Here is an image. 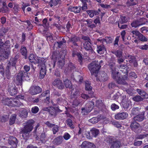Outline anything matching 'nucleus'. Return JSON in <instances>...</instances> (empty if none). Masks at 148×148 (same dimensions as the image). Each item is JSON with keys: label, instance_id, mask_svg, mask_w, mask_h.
I'll use <instances>...</instances> for the list:
<instances>
[{"label": "nucleus", "instance_id": "0e129e2a", "mask_svg": "<svg viewBox=\"0 0 148 148\" xmlns=\"http://www.w3.org/2000/svg\"><path fill=\"white\" fill-rule=\"evenodd\" d=\"M112 123L114 126L117 128H120L121 127V125L119 122L115 120L112 121Z\"/></svg>", "mask_w": 148, "mask_h": 148}, {"label": "nucleus", "instance_id": "e433bc0d", "mask_svg": "<svg viewBox=\"0 0 148 148\" xmlns=\"http://www.w3.org/2000/svg\"><path fill=\"white\" fill-rule=\"evenodd\" d=\"M2 102L4 105L8 106H12L13 104L12 101L8 98L4 99L3 100Z\"/></svg>", "mask_w": 148, "mask_h": 148}, {"label": "nucleus", "instance_id": "680f3d73", "mask_svg": "<svg viewBox=\"0 0 148 148\" xmlns=\"http://www.w3.org/2000/svg\"><path fill=\"white\" fill-rule=\"evenodd\" d=\"M116 86V85L114 82L110 83L108 85V87L110 89H114Z\"/></svg>", "mask_w": 148, "mask_h": 148}, {"label": "nucleus", "instance_id": "cd10ccee", "mask_svg": "<svg viewBox=\"0 0 148 148\" xmlns=\"http://www.w3.org/2000/svg\"><path fill=\"white\" fill-rule=\"evenodd\" d=\"M81 9V7H73L70 6L69 7L68 10L71 12L77 13L80 12Z\"/></svg>", "mask_w": 148, "mask_h": 148}, {"label": "nucleus", "instance_id": "6ab92c4d", "mask_svg": "<svg viewBox=\"0 0 148 148\" xmlns=\"http://www.w3.org/2000/svg\"><path fill=\"white\" fill-rule=\"evenodd\" d=\"M72 92H71V99L78 98L79 97L80 98V95L81 92L80 91L79 89L78 88H75V91L73 90L72 91Z\"/></svg>", "mask_w": 148, "mask_h": 148}, {"label": "nucleus", "instance_id": "4468645a", "mask_svg": "<svg viewBox=\"0 0 148 148\" xmlns=\"http://www.w3.org/2000/svg\"><path fill=\"white\" fill-rule=\"evenodd\" d=\"M42 91V88L38 86H32L30 90V93L32 95L38 94L41 92Z\"/></svg>", "mask_w": 148, "mask_h": 148}, {"label": "nucleus", "instance_id": "0eeeda50", "mask_svg": "<svg viewBox=\"0 0 148 148\" xmlns=\"http://www.w3.org/2000/svg\"><path fill=\"white\" fill-rule=\"evenodd\" d=\"M26 73L23 71H20L17 74L15 81L17 85H22L23 79L26 75Z\"/></svg>", "mask_w": 148, "mask_h": 148}, {"label": "nucleus", "instance_id": "de8ad7c7", "mask_svg": "<svg viewBox=\"0 0 148 148\" xmlns=\"http://www.w3.org/2000/svg\"><path fill=\"white\" fill-rule=\"evenodd\" d=\"M133 100L136 102H139L142 101L144 99L140 95H136L132 98Z\"/></svg>", "mask_w": 148, "mask_h": 148}, {"label": "nucleus", "instance_id": "393cba45", "mask_svg": "<svg viewBox=\"0 0 148 148\" xmlns=\"http://www.w3.org/2000/svg\"><path fill=\"white\" fill-rule=\"evenodd\" d=\"M85 90L88 92V95H90L91 96H92L93 92L92 91V87L90 86V83L88 82L86 83Z\"/></svg>", "mask_w": 148, "mask_h": 148}, {"label": "nucleus", "instance_id": "69168bd1", "mask_svg": "<svg viewBox=\"0 0 148 148\" xmlns=\"http://www.w3.org/2000/svg\"><path fill=\"white\" fill-rule=\"evenodd\" d=\"M12 72L8 70L5 69V74L6 77L8 79H10L11 77Z\"/></svg>", "mask_w": 148, "mask_h": 148}, {"label": "nucleus", "instance_id": "412c9836", "mask_svg": "<svg viewBox=\"0 0 148 148\" xmlns=\"http://www.w3.org/2000/svg\"><path fill=\"white\" fill-rule=\"evenodd\" d=\"M64 84L66 88L71 89V90H74V88L73 87V86L71 82L68 79L66 78L63 80Z\"/></svg>", "mask_w": 148, "mask_h": 148}, {"label": "nucleus", "instance_id": "72a5a7b5", "mask_svg": "<svg viewBox=\"0 0 148 148\" xmlns=\"http://www.w3.org/2000/svg\"><path fill=\"white\" fill-rule=\"evenodd\" d=\"M5 69L12 72V73H14L16 70V67H15L7 63L6 64Z\"/></svg>", "mask_w": 148, "mask_h": 148}, {"label": "nucleus", "instance_id": "dca6fc26", "mask_svg": "<svg viewBox=\"0 0 148 148\" xmlns=\"http://www.w3.org/2000/svg\"><path fill=\"white\" fill-rule=\"evenodd\" d=\"M96 77V79L97 81L100 82L105 81L107 80L108 79V75L103 71L101 72L98 77L97 76Z\"/></svg>", "mask_w": 148, "mask_h": 148}, {"label": "nucleus", "instance_id": "1a4fd4ad", "mask_svg": "<svg viewBox=\"0 0 148 148\" xmlns=\"http://www.w3.org/2000/svg\"><path fill=\"white\" fill-rule=\"evenodd\" d=\"M69 41L72 44V47H76L79 46L80 39L79 37L75 35H72L69 38Z\"/></svg>", "mask_w": 148, "mask_h": 148}, {"label": "nucleus", "instance_id": "5701e85b", "mask_svg": "<svg viewBox=\"0 0 148 148\" xmlns=\"http://www.w3.org/2000/svg\"><path fill=\"white\" fill-rule=\"evenodd\" d=\"M118 68L120 69V71L123 73L125 74L127 77V70L128 68V66L126 64H120L119 65L117 66Z\"/></svg>", "mask_w": 148, "mask_h": 148}, {"label": "nucleus", "instance_id": "8fccbe9b", "mask_svg": "<svg viewBox=\"0 0 148 148\" xmlns=\"http://www.w3.org/2000/svg\"><path fill=\"white\" fill-rule=\"evenodd\" d=\"M56 63V61H53L51 60V62L49 64V65L50 68L49 70L50 71L54 70V67L55 66Z\"/></svg>", "mask_w": 148, "mask_h": 148}, {"label": "nucleus", "instance_id": "9b49d317", "mask_svg": "<svg viewBox=\"0 0 148 148\" xmlns=\"http://www.w3.org/2000/svg\"><path fill=\"white\" fill-rule=\"evenodd\" d=\"M52 84L60 90H62L64 88V86L63 82L59 78L55 79L53 82Z\"/></svg>", "mask_w": 148, "mask_h": 148}, {"label": "nucleus", "instance_id": "aec40b11", "mask_svg": "<svg viewBox=\"0 0 148 148\" xmlns=\"http://www.w3.org/2000/svg\"><path fill=\"white\" fill-rule=\"evenodd\" d=\"M91 42L85 41L83 44V47L86 51H88L92 53L94 51L91 46Z\"/></svg>", "mask_w": 148, "mask_h": 148}, {"label": "nucleus", "instance_id": "c756f323", "mask_svg": "<svg viewBox=\"0 0 148 148\" xmlns=\"http://www.w3.org/2000/svg\"><path fill=\"white\" fill-rule=\"evenodd\" d=\"M129 101L126 98L125 99H123L122 101V104L123 108L125 110H126L129 107Z\"/></svg>", "mask_w": 148, "mask_h": 148}, {"label": "nucleus", "instance_id": "a19ab883", "mask_svg": "<svg viewBox=\"0 0 148 148\" xmlns=\"http://www.w3.org/2000/svg\"><path fill=\"white\" fill-rule=\"evenodd\" d=\"M100 120V118L98 116L97 117H93L89 119L88 121L92 124H95L98 122Z\"/></svg>", "mask_w": 148, "mask_h": 148}, {"label": "nucleus", "instance_id": "58836bf2", "mask_svg": "<svg viewBox=\"0 0 148 148\" xmlns=\"http://www.w3.org/2000/svg\"><path fill=\"white\" fill-rule=\"evenodd\" d=\"M76 56L78 58V60L79 63V64L81 65H82L83 64V57H82L83 55L81 53L79 52L76 54Z\"/></svg>", "mask_w": 148, "mask_h": 148}, {"label": "nucleus", "instance_id": "e2e57ef3", "mask_svg": "<svg viewBox=\"0 0 148 148\" xmlns=\"http://www.w3.org/2000/svg\"><path fill=\"white\" fill-rule=\"evenodd\" d=\"M0 73L2 76H4L5 74V69L3 64L1 63L0 64Z\"/></svg>", "mask_w": 148, "mask_h": 148}, {"label": "nucleus", "instance_id": "6e6d98bb", "mask_svg": "<svg viewBox=\"0 0 148 148\" xmlns=\"http://www.w3.org/2000/svg\"><path fill=\"white\" fill-rule=\"evenodd\" d=\"M12 101L13 104H12V105H13L15 106L20 107L22 104L20 102L19 100L18 99L16 100H14Z\"/></svg>", "mask_w": 148, "mask_h": 148}, {"label": "nucleus", "instance_id": "f03ea898", "mask_svg": "<svg viewBox=\"0 0 148 148\" xmlns=\"http://www.w3.org/2000/svg\"><path fill=\"white\" fill-rule=\"evenodd\" d=\"M34 121L32 119L28 120L23 124L24 127L22 128L20 131L23 138L27 139L30 136V132L33 129V124Z\"/></svg>", "mask_w": 148, "mask_h": 148}, {"label": "nucleus", "instance_id": "c03bdc74", "mask_svg": "<svg viewBox=\"0 0 148 148\" xmlns=\"http://www.w3.org/2000/svg\"><path fill=\"white\" fill-rule=\"evenodd\" d=\"M9 118V115H4L0 116V121L2 122H5L8 121Z\"/></svg>", "mask_w": 148, "mask_h": 148}, {"label": "nucleus", "instance_id": "49530a36", "mask_svg": "<svg viewBox=\"0 0 148 148\" xmlns=\"http://www.w3.org/2000/svg\"><path fill=\"white\" fill-rule=\"evenodd\" d=\"M137 20L140 26L145 24L147 22V19L144 18H140Z\"/></svg>", "mask_w": 148, "mask_h": 148}, {"label": "nucleus", "instance_id": "ddd939ff", "mask_svg": "<svg viewBox=\"0 0 148 148\" xmlns=\"http://www.w3.org/2000/svg\"><path fill=\"white\" fill-rule=\"evenodd\" d=\"M62 53H63V55H61L62 58L60 57V59L59 60L57 63L58 67L61 69L65 64L64 58L65 55L66 51L65 50L62 51Z\"/></svg>", "mask_w": 148, "mask_h": 148}, {"label": "nucleus", "instance_id": "f3484780", "mask_svg": "<svg viewBox=\"0 0 148 148\" xmlns=\"http://www.w3.org/2000/svg\"><path fill=\"white\" fill-rule=\"evenodd\" d=\"M8 143L12 147H17L18 141L15 137L10 136L8 140Z\"/></svg>", "mask_w": 148, "mask_h": 148}, {"label": "nucleus", "instance_id": "b1692460", "mask_svg": "<svg viewBox=\"0 0 148 148\" xmlns=\"http://www.w3.org/2000/svg\"><path fill=\"white\" fill-rule=\"evenodd\" d=\"M10 85L9 86V88L8 89V91L10 93V94L12 96H13L17 94L18 90L16 86L10 87Z\"/></svg>", "mask_w": 148, "mask_h": 148}, {"label": "nucleus", "instance_id": "f8f14e48", "mask_svg": "<svg viewBox=\"0 0 148 148\" xmlns=\"http://www.w3.org/2000/svg\"><path fill=\"white\" fill-rule=\"evenodd\" d=\"M128 116L127 112H118L114 115L115 119L117 120H123L125 119Z\"/></svg>", "mask_w": 148, "mask_h": 148}, {"label": "nucleus", "instance_id": "c9c22d12", "mask_svg": "<svg viewBox=\"0 0 148 148\" xmlns=\"http://www.w3.org/2000/svg\"><path fill=\"white\" fill-rule=\"evenodd\" d=\"M60 0H50L49 2V5L51 7L56 6L60 3Z\"/></svg>", "mask_w": 148, "mask_h": 148}, {"label": "nucleus", "instance_id": "774afa93", "mask_svg": "<svg viewBox=\"0 0 148 148\" xmlns=\"http://www.w3.org/2000/svg\"><path fill=\"white\" fill-rule=\"evenodd\" d=\"M68 68L71 70H75L76 68L75 65L71 62H69L68 64Z\"/></svg>", "mask_w": 148, "mask_h": 148}, {"label": "nucleus", "instance_id": "3c124183", "mask_svg": "<svg viewBox=\"0 0 148 148\" xmlns=\"http://www.w3.org/2000/svg\"><path fill=\"white\" fill-rule=\"evenodd\" d=\"M42 24H39L40 26H43L44 27H49V24L47 22V19L46 18H44L42 21Z\"/></svg>", "mask_w": 148, "mask_h": 148}, {"label": "nucleus", "instance_id": "39448f33", "mask_svg": "<svg viewBox=\"0 0 148 148\" xmlns=\"http://www.w3.org/2000/svg\"><path fill=\"white\" fill-rule=\"evenodd\" d=\"M108 141L111 145L110 148H119L121 145L120 141L112 136L108 137Z\"/></svg>", "mask_w": 148, "mask_h": 148}, {"label": "nucleus", "instance_id": "7c9ffc66", "mask_svg": "<svg viewBox=\"0 0 148 148\" xmlns=\"http://www.w3.org/2000/svg\"><path fill=\"white\" fill-rule=\"evenodd\" d=\"M62 55L63 54H61L60 55L56 52H53L52 55L51 60L55 61L56 62L57 60L58 61L60 59V57H61V55Z\"/></svg>", "mask_w": 148, "mask_h": 148}, {"label": "nucleus", "instance_id": "603ef678", "mask_svg": "<svg viewBox=\"0 0 148 148\" xmlns=\"http://www.w3.org/2000/svg\"><path fill=\"white\" fill-rule=\"evenodd\" d=\"M91 103H92V102H90L87 103L86 106L85 107L87 108L88 110H86L88 111V112H90L92 110V106Z\"/></svg>", "mask_w": 148, "mask_h": 148}, {"label": "nucleus", "instance_id": "6e6552de", "mask_svg": "<svg viewBox=\"0 0 148 148\" xmlns=\"http://www.w3.org/2000/svg\"><path fill=\"white\" fill-rule=\"evenodd\" d=\"M47 60V58H45V60L44 62H41L40 66L41 67L40 70V75L39 77L40 79L43 78L46 74V66L45 65V63Z\"/></svg>", "mask_w": 148, "mask_h": 148}, {"label": "nucleus", "instance_id": "f257e3e1", "mask_svg": "<svg viewBox=\"0 0 148 148\" xmlns=\"http://www.w3.org/2000/svg\"><path fill=\"white\" fill-rule=\"evenodd\" d=\"M109 66L113 79L118 84L126 85L127 84L126 82V80H128L129 78L127 77V75H119V72L116 71L115 68V63L113 62H110L108 64Z\"/></svg>", "mask_w": 148, "mask_h": 148}, {"label": "nucleus", "instance_id": "2eb2a0df", "mask_svg": "<svg viewBox=\"0 0 148 148\" xmlns=\"http://www.w3.org/2000/svg\"><path fill=\"white\" fill-rule=\"evenodd\" d=\"M145 112L142 111L140 114L136 115L134 117L133 119V121L136 122H141L145 119Z\"/></svg>", "mask_w": 148, "mask_h": 148}, {"label": "nucleus", "instance_id": "bb28decb", "mask_svg": "<svg viewBox=\"0 0 148 148\" xmlns=\"http://www.w3.org/2000/svg\"><path fill=\"white\" fill-rule=\"evenodd\" d=\"M142 109L140 107H134L131 110V114L136 115L141 112Z\"/></svg>", "mask_w": 148, "mask_h": 148}, {"label": "nucleus", "instance_id": "a211bd4d", "mask_svg": "<svg viewBox=\"0 0 148 148\" xmlns=\"http://www.w3.org/2000/svg\"><path fill=\"white\" fill-rule=\"evenodd\" d=\"M19 54L17 53L14 57L11 58L8 63L15 67H16V64L17 62L18 59L19 58Z\"/></svg>", "mask_w": 148, "mask_h": 148}, {"label": "nucleus", "instance_id": "bf43d9fd", "mask_svg": "<svg viewBox=\"0 0 148 148\" xmlns=\"http://www.w3.org/2000/svg\"><path fill=\"white\" fill-rule=\"evenodd\" d=\"M131 25L132 27L136 28L140 26L138 21L137 20L134 21L131 23Z\"/></svg>", "mask_w": 148, "mask_h": 148}, {"label": "nucleus", "instance_id": "4d7b16f0", "mask_svg": "<svg viewBox=\"0 0 148 148\" xmlns=\"http://www.w3.org/2000/svg\"><path fill=\"white\" fill-rule=\"evenodd\" d=\"M14 7L13 8L14 10L13 12L14 14H16L17 13L19 10V5L18 4L15 3H14Z\"/></svg>", "mask_w": 148, "mask_h": 148}, {"label": "nucleus", "instance_id": "423d86ee", "mask_svg": "<svg viewBox=\"0 0 148 148\" xmlns=\"http://www.w3.org/2000/svg\"><path fill=\"white\" fill-rule=\"evenodd\" d=\"M28 58L30 62L34 64H40L41 62H44L45 58L37 57L36 55L33 53H31L28 56Z\"/></svg>", "mask_w": 148, "mask_h": 148}, {"label": "nucleus", "instance_id": "052dcab7", "mask_svg": "<svg viewBox=\"0 0 148 148\" xmlns=\"http://www.w3.org/2000/svg\"><path fill=\"white\" fill-rule=\"evenodd\" d=\"M92 96H91L90 95H88L84 94H81L80 97H82L83 99L87 100L88 99L92 97Z\"/></svg>", "mask_w": 148, "mask_h": 148}, {"label": "nucleus", "instance_id": "5fc2aeb1", "mask_svg": "<svg viewBox=\"0 0 148 148\" xmlns=\"http://www.w3.org/2000/svg\"><path fill=\"white\" fill-rule=\"evenodd\" d=\"M67 124L69 126V127L72 129L74 128V125L72 124V120L70 119H68L66 121Z\"/></svg>", "mask_w": 148, "mask_h": 148}, {"label": "nucleus", "instance_id": "4be33fe9", "mask_svg": "<svg viewBox=\"0 0 148 148\" xmlns=\"http://www.w3.org/2000/svg\"><path fill=\"white\" fill-rule=\"evenodd\" d=\"M20 51L21 55L24 56L25 59H27L28 58L27 56V51L26 47L24 45H22L20 49Z\"/></svg>", "mask_w": 148, "mask_h": 148}, {"label": "nucleus", "instance_id": "79ce46f5", "mask_svg": "<svg viewBox=\"0 0 148 148\" xmlns=\"http://www.w3.org/2000/svg\"><path fill=\"white\" fill-rule=\"evenodd\" d=\"M16 118V115L13 114L10 117L9 120V124L10 125L13 124L15 122Z\"/></svg>", "mask_w": 148, "mask_h": 148}, {"label": "nucleus", "instance_id": "7ed1b4c3", "mask_svg": "<svg viewBox=\"0 0 148 148\" xmlns=\"http://www.w3.org/2000/svg\"><path fill=\"white\" fill-rule=\"evenodd\" d=\"M1 47L3 51L1 53L0 52V61H3L10 57L11 49L10 41H6Z\"/></svg>", "mask_w": 148, "mask_h": 148}, {"label": "nucleus", "instance_id": "f704fd0d", "mask_svg": "<svg viewBox=\"0 0 148 148\" xmlns=\"http://www.w3.org/2000/svg\"><path fill=\"white\" fill-rule=\"evenodd\" d=\"M90 133L92 137H96L99 134V131L97 129L92 128L90 130Z\"/></svg>", "mask_w": 148, "mask_h": 148}, {"label": "nucleus", "instance_id": "2f4dec72", "mask_svg": "<svg viewBox=\"0 0 148 148\" xmlns=\"http://www.w3.org/2000/svg\"><path fill=\"white\" fill-rule=\"evenodd\" d=\"M105 50V48L103 45H97V51L98 53L100 54H103Z\"/></svg>", "mask_w": 148, "mask_h": 148}, {"label": "nucleus", "instance_id": "c85d7f7f", "mask_svg": "<svg viewBox=\"0 0 148 148\" xmlns=\"http://www.w3.org/2000/svg\"><path fill=\"white\" fill-rule=\"evenodd\" d=\"M28 110L26 109H24L20 111L19 113V116L22 118H25L27 117Z\"/></svg>", "mask_w": 148, "mask_h": 148}, {"label": "nucleus", "instance_id": "338daca9", "mask_svg": "<svg viewBox=\"0 0 148 148\" xmlns=\"http://www.w3.org/2000/svg\"><path fill=\"white\" fill-rule=\"evenodd\" d=\"M111 108L113 111H115L116 110L119 108V106L115 103H112L111 106Z\"/></svg>", "mask_w": 148, "mask_h": 148}, {"label": "nucleus", "instance_id": "a18cd8bd", "mask_svg": "<svg viewBox=\"0 0 148 148\" xmlns=\"http://www.w3.org/2000/svg\"><path fill=\"white\" fill-rule=\"evenodd\" d=\"M126 57L128 59L130 63L134 62L135 61V58L134 56L128 54L126 56Z\"/></svg>", "mask_w": 148, "mask_h": 148}, {"label": "nucleus", "instance_id": "9d476101", "mask_svg": "<svg viewBox=\"0 0 148 148\" xmlns=\"http://www.w3.org/2000/svg\"><path fill=\"white\" fill-rule=\"evenodd\" d=\"M130 127L132 130L136 133H138L140 132L141 126L137 122L133 121L131 122Z\"/></svg>", "mask_w": 148, "mask_h": 148}, {"label": "nucleus", "instance_id": "37998d69", "mask_svg": "<svg viewBox=\"0 0 148 148\" xmlns=\"http://www.w3.org/2000/svg\"><path fill=\"white\" fill-rule=\"evenodd\" d=\"M49 112L51 116L54 117L56 116V113L54 108L50 107Z\"/></svg>", "mask_w": 148, "mask_h": 148}, {"label": "nucleus", "instance_id": "ea45409f", "mask_svg": "<svg viewBox=\"0 0 148 148\" xmlns=\"http://www.w3.org/2000/svg\"><path fill=\"white\" fill-rule=\"evenodd\" d=\"M111 53L115 54L117 58L123 57L122 51L119 50L116 51H112Z\"/></svg>", "mask_w": 148, "mask_h": 148}, {"label": "nucleus", "instance_id": "13d9d810", "mask_svg": "<svg viewBox=\"0 0 148 148\" xmlns=\"http://www.w3.org/2000/svg\"><path fill=\"white\" fill-rule=\"evenodd\" d=\"M9 11V9L8 6L2 7L0 9V12L3 13H7Z\"/></svg>", "mask_w": 148, "mask_h": 148}, {"label": "nucleus", "instance_id": "09e8293b", "mask_svg": "<svg viewBox=\"0 0 148 148\" xmlns=\"http://www.w3.org/2000/svg\"><path fill=\"white\" fill-rule=\"evenodd\" d=\"M120 20L118 23L123 24L126 23L127 21V19L125 16H121Z\"/></svg>", "mask_w": 148, "mask_h": 148}, {"label": "nucleus", "instance_id": "a878e982", "mask_svg": "<svg viewBox=\"0 0 148 148\" xmlns=\"http://www.w3.org/2000/svg\"><path fill=\"white\" fill-rule=\"evenodd\" d=\"M63 141V137L60 136L55 138L53 141V143L55 145H59L61 144Z\"/></svg>", "mask_w": 148, "mask_h": 148}, {"label": "nucleus", "instance_id": "473e14b6", "mask_svg": "<svg viewBox=\"0 0 148 148\" xmlns=\"http://www.w3.org/2000/svg\"><path fill=\"white\" fill-rule=\"evenodd\" d=\"M136 90L139 94L145 98H148V94L144 90L138 89H137Z\"/></svg>", "mask_w": 148, "mask_h": 148}, {"label": "nucleus", "instance_id": "4c0bfd02", "mask_svg": "<svg viewBox=\"0 0 148 148\" xmlns=\"http://www.w3.org/2000/svg\"><path fill=\"white\" fill-rule=\"evenodd\" d=\"M136 0H127L126 4L127 7L134 6L136 5Z\"/></svg>", "mask_w": 148, "mask_h": 148}, {"label": "nucleus", "instance_id": "20e7f679", "mask_svg": "<svg viewBox=\"0 0 148 148\" xmlns=\"http://www.w3.org/2000/svg\"><path fill=\"white\" fill-rule=\"evenodd\" d=\"M101 66L99 65V64L97 61H94L92 62L88 66V67L91 75L95 77L97 76L99 70Z\"/></svg>", "mask_w": 148, "mask_h": 148}, {"label": "nucleus", "instance_id": "864d4df0", "mask_svg": "<svg viewBox=\"0 0 148 148\" xmlns=\"http://www.w3.org/2000/svg\"><path fill=\"white\" fill-rule=\"evenodd\" d=\"M138 37L139 40L141 41L145 42L147 41V39L145 36L140 33Z\"/></svg>", "mask_w": 148, "mask_h": 148}]
</instances>
